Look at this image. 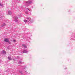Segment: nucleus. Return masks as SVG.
Masks as SVG:
<instances>
[{
	"label": "nucleus",
	"mask_w": 75,
	"mask_h": 75,
	"mask_svg": "<svg viewBox=\"0 0 75 75\" xmlns=\"http://www.w3.org/2000/svg\"><path fill=\"white\" fill-rule=\"evenodd\" d=\"M16 41V40H13V42H15Z\"/></svg>",
	"instance_id": "obj_15"
},
{
	"label": "nucleus",
	"mask_w": 75,
	"mask_h": 75,
	"mask_svg": "<svg viewBox=\"0 0 75 75\" xmlns=\"http://www.w3.org/2000/svg\"><path fill=\"white\" fill-rule=\"evenodd\" d=\"M25 73H26V74H27V73L26 72H25Z\"/></svg>",
	"instance_id": "obj_18"
},
{
	"label": "nucleus",
	"mask_w": 75,
	"mask_h": 75,
	"mask_svg": "<svg viewBox=\"0 0 75 75\" xmlns=\"http://www.w3.org/2000/svg\"><path fill=\"white\" fill-rule=\"evenodd\" d=\"M19 71L20 73H21V72H22V71H21L20 70H19Z\"/></svg>",
	"instance_id": "obj_13"
},
{
	"label": "nucleus",
	"mask_w": 75,
	"mask_h": 75,
	"mask_svg": "<svg viewBox=\"0 0 75 75\" xmlns=\"http://www.w3.org/2000/svg\"><path fill=\"white\" fill-rule=\"evenodd\" d=\"M5 25H6V24H5V23H4L1 26L3 27H4V26H5Z\"/></svg>",
	"instance_id": "obj_7"
},
{
	"label": "nucleus",
	"mask_w": 75,
	"mask_h": 75,
	"mask_svg": "<svg viewBox=\"0 0 75 75\" xmlns=\"http://www.w3.org/2000/svg\"><path fill=\"white\" fill-rule=\"evenodd\" d=\"M27 51L26 50H24L23 51V53H27Z\"/></svg>",
	"instance_id": "obj_8"
},
{
	"label": "nucleus",
	"mask_w": 75,
	"mask_h": 75,
	"mask_svg": "<svg viewBox=\"0 0 75 75\" xmlns=\"http://www.w3.org/2000/svg\"><path fill=\"white\" fill-rule=\"evenodd\" d=\"M8 59L9 60H12V58H11V57H8Z\"/></svg>",
	"instance_id": "obj_5"
},
{
	"label": "nucleus",
	"mask_w": 75,
	"mask_h": 75,
	"mask_svg": "<svg viewBox=\"0 0 75 75\" xmlns=\"http://www.w3.org/2000/svg\"><path fill=\"white\" fill-rule=\"evenodd\" d=\"M4 41L5 42H8V40L7 38H6L4 40Z\"/></svg>",
	"instance_id": "obj_4"
},
{
	"label": "nucleus",
	"mask_w": 75,
	"mask_h": 75,
	"mask_svg": "<svg viewBox=\"0 0 75 75\" xmlns=\"http://www.w3.org/2000/svg\"><path fill=\"white\" fill-rule=\"evenodd\" d=\"M0 6H1V3H0Z\"/></svg>",
	"instance_id": "obj_16"
},
{
	"label": "nucleus",
	"mask_w": 75,
	"mask_h": 75,
	"mask_svg": "<svg viewBox=\"0 0 75 75\" xmlns=\"http://www.w3.org/2000/svg\"><path fill=\"white\" fill-rule=\"evenodd\" d=\"M8 13L9 15H11V12L10 11H8Z\"/></svg>",
	"instance_id": "obj_6"
},
{
	"label": "nucleus",
	"mask_w": 75,
	"mask_h": 75,
	"mask_svg": "<svg viewBox=\"0 0 75 75\" xmlns=\"http://www.w3.org/2000/svg\"><path fill=\"white\" fill-rule=\"evenodd\" d=\"M23 46L24 47V48H27V46H25L24 45H23Z\"/></svg>",
	"instance_id": "obj_9"
},
{
	"label": "nucleus",
	"mask_w": 75,
	"mask_h": 75,
	"mask_svg": "<svg viewBox=\"0 0 75 75\" xmlns=\"http://www.w3.org/2000/svg\"><path fill=\"white\" fill-rule=\"evenodd\" d=\"M16 58H18L19 57L18 56H17Z\"/></svg>",
	"instance_id": "obj_14"
},
{
	"label": "nucleus",
	"mask_w": 75,
	"mask_h": 75,
	"mask_svg": "<svg viewBox=\"0 0 75 75\" xmlns=\"http://www.w3.org/2000/svg\"><path fill=\"white\" fill-rule=\"evenodd\" d=\"M27 18L28 19L27 20H24V21L25 23H26L27 21H30V20H31V18Z\"/></svg>",
	"instance_id": "obj_1"
},
{
	"label": "nucleus",
	"mask_w": 75,
	"mask_h": 75,
	"mask_svg": "<svg viewBox=\"0 0 75 75\" xmlns=\"http://www.w3.org/2000/svg\"><path fill=\"white\" fill-rule=\"evenodd\" d=\"M25 14H28V12H26Z\"/></svg>",
	"instance_id": "obj_12"
},
{
	"label": "nucleus",
	"mask_w": 75,
	"mask_h": 75,
	"mask_svg": "<svg viewBox=\"0 0 75 75\" xmlns=\"http://www.w3.org/2000/svg\"><path fill=\"white\" fill-rule=\"evenodd\" d=\"M2 52L3 54H6V52H5V51H4V50L2 51Z\"/></svg>",
	"instance_id": "obj_10"
},
{
	"label": "nucleus",
	"mask_w": 75,
	"mask_h": 75,
	"mask_svg": "<svg viewBox=\"0 0 75 75\" xmlns=\"http://www.w3.org/2000/svg\"><path fill=\"white\" fill-rule=\"evenodd\" d=\"M28 10H29V11H30L29 9H28Z\"/></svg>",
	"instance_id": "obj_17"
},
{
	"label": "nucleus",
	"mask_w": 75,
	"mask_h": 75,
	"mask_svg": "<svg viewBox=\"0 0 75 75\" xmlns=\"http://www.w3.org/2000/svg\"><path fill=\"white\" fill-rule=\"evenodd\" d=\"M19 64H22L21 62H20L19 63Z\"/></svg>",
	"instance_id": "obj_11"
},
{
	"label": "nucleus",
	"mask_w": 75,
	"mask_h": 75,
	"mask_svg": "<svg viewBox=\"0 0 75 75\" xmlns=\"http://www.w3.org/2000/svg\"><path fill=\"white\" fill-rule=\"evenodd\" d=\"M25 3L27 4H31V3H32V1H27Z\"/></svg>",
	"instance_id": "obj_3"
},
{
	"label": "nucleus",
	"mask_w": 75,
	"mask_h": 75,
	"mask_svg": "<svg viewBox=\"0 0 75 75\" xmlns=\"http://www.w3.org/2000/svg\"><path fill=\"white\" fill-rule=\"evenodd\" d=\"M14 20L16 22H17V21H18V17H17V16L15 17Z\"/></svg>",
	"instance_id": "obj_2"
}]
</instances>
